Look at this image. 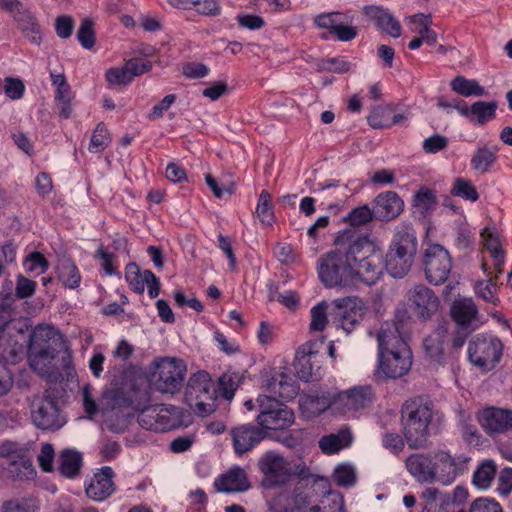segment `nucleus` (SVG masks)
Masks as SVG:
<instances>
[{"label":"nucleus","mask_w":512,"mask_h":512,"mask_svg":"<svg viewBox=\"0 0 512 512\" xmlns=\"http://www.w3.org/2000/svg\"><path fill=\"white\" fill-rule=\"evenodd\" d=\"M408 24L412 32L422 37L432 25V16L431 14L418 13L408 18Z\"/></svg>","instance_id":"obj_54"},{"label":"nucleus","mask_w":512,"mask_h":512,"mask_svg":"<svg viewBox=\"0 0 512 512\" xmlns=\"http://www.w3.org/2000/svg\"><path fill=\"white\" fill-rule=\"evenodd\" d=\"M82 465V456L74 450H64L60 455L59 471L67 477L73 478L79 474Z\"/></svg>","instance_id":"obj_39"},{"label":"nucleus","mask_w":512,"mask_h":512,"mask_svg":"<svg viewBox=\"0 0 512 512\" xmlns=\"http://www.w3.org/2000/svg\"><path fill=\"white\" fill-rule=\"evenodd\" d=\"M35 507L26 500H8L2 505V512H35Z\"/></svg>","instance_id":"obj_64"},{"label":"nucleus","mask_w":512,"mask_h":512,"mask_svg":"<svg viewBox=\"0 0 512 512\" xmlns=\"http://www.w3.org/2000/svg\"><path fill=\"white\" fill-rule=\"evenodd\" d=\"M379 370L388 378L406 374L412 364L410 349L396 323H384L377 333Z\"/></svg>","instance_id":"obj_2"},{"label":"nucleus","mask_w":512,"mask_h":512,"mask_svg":"<svg viewBox=\"0 0 512 512\" xmlns=\"http://www.w3.org/2000/svg\"><path fill=\"white\" fill-rule=\"evenodd\" d=\"M61 343V335L50 325H37L29 336L28 348H56Z\"/></svg>","instance_id":"obj_32"},{"label":"nucleus","mask_w":512,"mask_h":512,"mask_svg":"<svg viewBox=\"0 0 512 512\" xmlns=\"http://www.w3.org/2000/svg\"><path fill=\"white\" fill-rule=\"evenodd\" d=\"M320 346L321 343L308 341L297 349L293 366L299 379L307 382L320 377L322 358Z\"/></svg>","instance_id":"obj_12"},{"label":"nucleus","mask_w":512,"mask_h":512,"mask_svg":"<svg viewBox=\"0 0 512 512\" xmlns=\"http://www.w3.org/2000/svg\"><path fill=\"white\" fill-rule=\"evenodd\" d=\"M230 435L235 453L242 455L260 443L267 436V433L261 427L242 425L231 429Z\"/></svg>","instance_id":"obj_22"},{"label":"nucleus","mask_w":512,"mask_h":512,"mask_svg":"<svg viewBox=\"0 0 512 512\" xmlns=\"http://www.w3.org/2000/svg\"><path fill=\"white\" fill-rule=\"evenodd\" d=\"M498 148L496 146L483 145L478 147L471 157L472 168L480 173H488L497 161Z\"/></svg>","instance_id":"obj_35"},{"label":"nucleus","mask_w":512,"mask_h":512,"mask_svg":"<svg viewBox=\"0 0 512 512\" xmlns=\"http://www.w3.org/2000/svg\"><path fill=\"white\" fill-rule=\"evenodd\" d=\"M357 297L338 298L334 301L335 306L339 309H349L341 313L340 325L346 331L350 332L357 325L361 318V309H357Z\"/></svg>","instance_id":"obj_33"},{"label":"nucleus","mask_w":512,"mask_h":512,"mask_svg":"<svg viewBox=\"0 0 512 512\" xmlns=\"http://www.w3.org/2000/svg\"><path fill=\"white\" fill-rule=\"evenodd\" d=\"M18 23V27L22 31L25 38L33 44H39L42 40V33L36 18L25 8L22 3L15 10L10 12Z\"/></svg>","instance_id":"obj_26"},{"label":"nucleus","mask_w":512,"mask_h":512,"mask_svg":"<svg viewBox=\"0 0 512 512\" xmlns=\"http://www.w3.org/2000/svg\"><path fill=\"white\" fill-rule=\"evenodd\" d=\"M407 298L414 314L423 321L431 319L439 309L438 296L424 284L412 287L407 293Z\"/></svg>","instance_id":"obj_15"},{"label":"nucleus","mask_w":512,"mask_h":512,"mask_svg":"<svg viewBox=\"0 0 512 512\" xmlns=\"http://www.w3.org/2000/svg\"><path fill=\"white\" fill-rule=\"evenodd\" d=\"M436 460L434 468L436 471V479L443 484H450L456 477L455 460L444 451H438L434 454Z\"/></svg>","instance_id":"obj_36"},{"label":"nucleus","mask_w":512,"mask_h":512,"mask_svg":"<svg viewBox=\"0 0 512 512\" xmlns=\"http://www.w3.org/2000/svg\"><path fill=\"white\" fill-rule=\"evenodd\" d=\"M363 13L367 21L373 23L379 31L393 38L401 36V24L387 8L368 5L363 8Z\"/></svg>","instance_id":"obj_18"},{"label":"nucleus","mask_w":512,"mask_h":512,"mask_svg":"<svg viewBox=\"0 0 512 512\" xmlns=\"http://www.w3.org/2000/svg\"><path fill=\"white\" fill-rule=\"evenodd\" d=\"M481 424L489 435L512 431V410L497 407L485 408L481 413Z\"/></svg>","instance_id":"obj_20"},{"label":"nucleus","mask_w":512,"mask_h":512,"mask_svg":"<svg viewBox=\"0 0 512 512\" xmlns=\"http://www.w3.org/2000/svg\"><path fill=\"white\" fill-rule=\"evenodd\" d=\"M352 434L349 428H341L337 433L323 436L319 440V447L324 454L331 455L348 447L352 442Z\"/></svg>","instance_id":"obj_34"},{"label":"nucleus","mask_w":512,"mask_h":512,"mask_svg":"<svg viewBox=\"0 0 512 512\" xmlns=\"http://www.w3.org/2000/svg\"><path fill=\"white\" fill-rule=\"evenodd\" d=\"M401 414L403 433L409 447H424L433 415L430 405L422 399H413L403 405Z\"/></svg>","instance_id":"obj_4"},{"label":"nucleus","mask_w":512,"mask_h":512,"mask_svg":"<svg viewBox=\"0 0 512 512\" xmlns=\"http://www.w3.org/2000/svg\"><path fill=\"white\" fill-rule=\"evenodd\" d=\"M125 279L132 291L142 294L145 285L148 287V293L151 298H156L160 293L159 279L151 270L141 271L139 266L134 263H128L125 267Z\"/></svg>","instance_id":"obj_17"},{"label":"nucleus","mask_w":512,"mask_h":512,"mask_svg":"<svg viewBox=\"0 0 512 512\" xmlns=\"http://www.w3.org/2000/svg\"><path fill=\"white\" fill-rule=\"evenodd\" d=\"M109 143V132L104 123L101 122L96 126V129L92 134L89 150L93 153L101 152Z\"/></svg>","instance_id":"obj_52"},{"label":"nucleus","mask_w":512,"mask_h":512,"mask_svg":"<svg viewBox=\"0 0 512 512\" xmlns=\"http://www.w3.org/2000/svg\"><path fill=\"white\" fill-rule=\"evenodd\" d=\"M353 248L354 232L345 230L336 238L334 248L318 258L317 273L325 287H347L353 284Z\"/></svg>","instance_id":"obj_1"},{"label":"nucleus","mask_w":512,"mask_h":512,"mask_svg":"<svg viewBox=\"0 0 512 512\" xmlns=\"http://www.w3.org/2000/svg\"><path fill=\"white\" fill-rule=\"evenodd\" d=\"M497 107L495 101H476L470 107L466 105L461 108V116L478 125H484L496 117Z\"/></svg>","instance_id":"obj_29"},{"label":"nucleus","mask_w":512,"mask_h":512,"mask_svg":"<svg viewBox=\"0 0 512 512\" xmlns=\"http://www.w3.org/2000/svg\"><path fill=\"white\" fill-rule=\"evenodd\" d=\"M256 404L258 425L265 430H282L292 425L294 413L274 396L260 395Z\"/></svg>","instance_id":"obj_8"},{"label":"nucleus","mask_w":512,"mask_h":512,"mask_svg":"<svg viewBox=\"0 0 512 512\" xmlns=\"http://www.w3.org/2000/svg\"><path fill=\"white\" fill-rule=\"evenodd\" d=\"M501 355L502 344L497 338H486L479 335L470 341L468 346L470 361L484 370L493 369Z\"/></svg>","instance_id":"obj_13"},{"label":"nucleus","mask_w":512,"mask_h":512,"mask_svg":"<svg viewBox=\"0 0 512 512\" xmlns=\"http://www.w3.org/2000/svg\"><path fill=\"white\" fill-rule=\"evenodd\" d=\"M56 355V348H28L29 366L40 376H49L52 371V361Z\"/></svg>","instance_id":"obj_31"},{"label":"nucleus","mask_w":512,"mask_h":512,"mask_svg":"<svg viewBox=\"0 0 512 512\" xmlns=\"http://www.w3.org/2000/svg\"><path fill=\"white\" fill-rule=\"evenodd\" d=\"M326 500L320 506V512H343L344 498L343 495L337 491L328 490L326 492Z\"/></svg>","instance_id":"obj_55"},{"label":"nucleus","mask_w":512,"mask_h":512,"mask_svg":"<svg viewBox=\"0 0 512 512\" xmlns=\"http://www.w3.org/2000/svg\"><path fill=\"white\" fill-rule=\"evenodd\" d=\"M256 215L265 226H271L275 220L273 206L271 203V194L267 190L260 193L256 207Z\"/></svg>","instance_id":"obj_43"},{"label":"nucleus","mask_w":512,"mask_h":512,"mask_svg":"<svg viewBox=\"0 0 512 512\" xmlns=\"http://www.w3.org/2000/svg\"><path fill=\"white\" fill-rule=\"evenodd\" d=\"M468 512H503V509L495 501L478 498L471 503Z\"/></svg>","instance_id":"obj_62"},{"label":"nucleus","mask_w":512,"mask_h":512,"mask_svg":"<svg viewBox=\"0 0 512 512\" xmlns=\"http://www.w3.org/2000/svg\"><path fill=\"white\" fill-rule=\"evenodd\" d=\"M371 386H355L331 396V405L342 412L357 411L366 408L373 401Z\"/></svg>","instance_id":"obj_16"},{"label":"nucleus","mask_w":512,"mask_h":512,"mask_svg":"<svg viewBox=\"0 0 512 512\" xmlns=\"http://www.w3.org/2000/svg\"><path fill=\"white\" fill-rule=\"evenodd\" d=\"M451 194L475 202L479 198V194L470 180L464 178H456L451 189Z\"/></svg>","instance_id":"obj_47"},{"label":"nucleus","mask_w":512,"mask_h":512,"mask_svg":"<svg viewBox=\"0 0 512 512\" xmlns=\"http://www.w3.org/2000/svg\"><path fill=\"white\" fill-rule=\"evenodd\" d=\"M126 70H128L129 74L131 75V79L133 80L134 77L142 75L152 68V63L147 60L132 58L129 59L126 63Z\"/></svg>","instance_id":"obj_61"},{"label":"nucleus","mask_w":512,"mask_h":512,"mask_svg":"<svg viewBox=\"0 0 512 512\" xmlns=\"http://www.w3.org/2000/svg\"><path fill=\"white\" fill-rule=\"evenodd\" d=\"M298 390L299 387L293 377L284 372L275 373L266 385V391L271 393V396L279 397L283 400L295 398Z\"/></svg>","instance_id":"obj_27"},{"label":"nucleus","mask_w":512,"mask_h":512,"mask_svg":"<svg viewBox=\"0 0 512 512\" xmlns=\"http://www.w3.org/2000/svg\"><path fill=\"white\" fill-rule=\"evenodd\" d=\"M327 308L328 305L325 302H321L311 309V331L321 332L325 329L328 323Z\"/></svg>","instance_id":"obj_53"},{"label":"nucleus","mask_w":512,"mask_h":512,"mask_svg":"<svg viewBox=\"0 0 512 512\" xmlns=\"http://www.w3.org/2000/svg\"><path fill=\"white\" fill-rule=\"evenodd\" d=\"M74 20L69 15L58 16L55 20V30L58 37L66 39L72 35Z\"/></svg>","instance_id":"obj_58"},{"label":"nucleus","mask_w":512,"mask_h":512,"mask_svg":"<svg viewBox=\"0 0 512 512\" xmlns=\"http://www.w3.org/2000/svg\"><path fill=\"white\" fill-rule=\"evenodd\" d=\"M448 145V139L441 134H434L427 138L423 142V150L426 153L434 154L443 149Z\"/></svg>","instance_id":"obj_60"},{"label":"nucleus","mask_w":512,"mask_h":512,"mask_svg":"<svg viewBox=\"0 0 512 512\" xmlns=\"http://www.w3.org/2000/svg\"><path fill=\"white\" fill-rule=\"evenodd\" d=\"M320 70L343 74L350 70V63L342 58H329L322 62Z\"/></svg>","instance_id":"obj_59"},{"label":"nucleus","mask_w":512,"mask_h":512,"mask_svg":"<svg viewBox=\"0 0 512 512\" xmlns=\"http://www.w3.org/2000/svg\"><path fill=\"white\" fill-rule=\"evenodd\" d=\"M115 473L111 467L99 469L91 478L85 488L86 495L93 501H104L115 491L113 477Z\"/></svg>","instance_id":"obj_19"},{"label":"nucleus","mask_w":512,"mask_h":512,"mask_svg":"<svg viewBox=\"0 0 512 512\" xmlns=\"http://www.w3.org/2000/svg\"><path fill=\"white\" fill-rule=\"evenodd\" d=\"M334 482L341 487H352L357 481L356 468L350 463H341L333 471Z\"/></svg>","instance_id":"obj_41"},{"label":"nucleus","mask_w":512,"mask_h":512,"mask_svg":"<svg viewBox=\"0 0 512 512\" xmlns=\"http://www.w3.org/2000/svg\"><path fill=\"white\" fill-rule=\"evenodd\" d=\"M422 264L426 280L436 286L448 280L453 266L449 251L440 244H431L424 250Z\"/></svg>","instance_id":"obj_9"},{"label":"nucleus","mask_w":512,"mask_h":512,"mask_svg":"<svg viewBox=\"0 0 512 512\" xmlns=\"http://www.w3.org/2000/svg\"><path fill=\"white\" fill-rule=\"evenodd\" d=\"M186 365L180 359L161 358L151 365V381L162 393H175L182 387Z\"/></svg>","instance_id":"obj_6"},{"label":"nucleus","mask_w":512,"mask_h":512,"mask_svg":"<svg viewBox=\"0 0 512 512\" xmlns=\"http://www.w3.org/2000/svg\"><path fill=\"white\" fill-rule=\"evenodd\" d=\"M496 474V466L493 461L486 460L475 471L473 483L479 488H487Z\"/></svg>","instance_id":"obj_46"},{"label":"nucleus","mask_w":512,"mask_h":512,"mask_svg":"<svg viewBox=\"0 0 512 512\" xmlns=\"http://www.w3.org/2000/svg\"><path fill=\"white\" fill-rule=\"evenodd\" d=\"M481 237L484 240L485 247L491 253V256L493 257L496 266L503 265L505 257L499 237L493 234L491 231H489L488 228H485L482 231Z\"/></svg>","instance_id":"obj_45"},{"label":"nucleus","mask_w":512,"mask_h":512,"mask_svg":"<svg viewBox=\"0 0 512 512\" xmlns=\"http://www.w3.org/2000/svg\"><path fill=\"white\" fill-rule=\"evenodd\" d=\"M405 463L407 470L419 481L428 482L436 479V471L428 455L413 454Z\"/></svg>","instance_id":"obj_30"},{"label":"nucleus","mask_w":512,"mask_h":512,"mask_svg":"<svg viewBox=\"0 0 512 512\" xmlns=\"http://www.w3.org/2000/svg\"><path fill=\"white\" fill-rule=\"evenodd\" d=\"M77 39L85 49H92L94 47L96 39L94 22L91 19L85 18L82 20L77 31Z\"/></svg>","instance_id":"obj_51"},{"label":"nucleus","mask_w":512,"mask_h":512,"mask_svg":"<svg viewBox=\"0 0 512 512\" xmlns=\"http://www.w3.org/2000/svg\"><path fill=\"white\" fill-rule=\"evenodd\" d=\"M137 421L144 429L164 432L177 427L179 413L174 406L152 405L139 412Z\"/></svg>","instance_id":"obj_11"},{"label":"nucleus","mask_w":512,"mask_h":512,"mask_svg":"<svg viewBox=\"0 0 512 512\" xmlns=\"http://www.w3.org/2000/svg\"><path fill=\"white\" fill-rule=\"evenodd\" d=\"M417 252V238L408 227L397 231L386 254L385 268L394 278L404 277L411 269Z\"/></svg>","instance_id":"obj_5"},{"label":"nucleus","mask_w":512,"mask_h":512,"mask_svg":"<svg viewBox=\"0 0 512 512\" xmlns=\"http://www.w3.org/2000/svg\"><path fill=\"white\" fill-rule=\"evenodd\" d=\"M375 219L373 208L362 205L354 208L345 218V222L351 226H362Z\"/></svg>","instance_id":"obj_49"},{"label":"nucleus","mask_w":512,"mask_h":512,"mask_svg":"<svg viewBox=\"0 0 512 512\" xmlns=\"http://www.w3.org/2000/svg\"><path fill=\"white\" fill-rule=\"evenodd\" d=\"M496 279L478 280L474 284L475 294L482 298L484 301L489 302L493 305H498L500 300L497 296V284Z\"/></svg>","instance_id":"obj_42"},{"label":"nucleus","mask_w":512,"mask_h":512,"mask_svg":"<svg viewBox=\"0 0 512 512\" xmlns=\"http://www.w3.org/2000/svg\"><path fill=\"white\" fill-rule=\"evenodd\" d=\"M36 283L22 275L18 276L15 294L18 298L24 299L31 297L35 292Z\"/></svg>","instance_id":"obj_63"},{"label":"nucleus","mask_w":512,"mask_h":512,"mask_svg":"<svg viewBox=\"0 0 512 512\" xmlns=\"http://www.w3.org/2000/svg\"><path fill=\"white\" fill-rule=\"evenodd\" d=\"M393 111L389 105L374 107L367 117L368 124L374 129L391 127L388 116Z\"/></svg>","instance_id":"obj_50"},{"label":"nucleus","mask_w":512,"mask_h":512,"mask_svg":"<svg viewBox=\"0 0 512 512\" xmlns=\"http://www.w3.org/2000/svg\"><path fill=\"white\" fill-rule=\"evenodd\" d=\"M263 474L262 486L273 488L285 485L292 476V469L285 458L273 451L265 453L258 461Z\"/></svg>","instance_id":"obj_10"},{"label":"nucleus","mask_w":512,"mask_h":512,"mask_svg":"<svg viewBox=\"0 0 512 512\" xmlns=\"http://www.w3.org/2000/svg\"><path fill=\"white\" fill-rule=\"evenodd\" d=\"M413 205L423 215L434 210L437 205L435 192L427 187H422L414 196Z\"/></svg>","instance_id":"obj_44"},{"label":"nucleus","mask_w":512,"mask_h":512,"mask_svg":"<svg viewBox=\"0 0 512 512\" xmlns=\"http://www.w3.org/2000/svg\"><path fill=\"white\" fill-rule=\"evenodd\" d=\"M105 78L109 86L127 85L132 81L131 75L126 70V65L121 68L108 69Z\"/></svg>","instance_id":"obj_56"},{"label":"nucleus","mask_w":512,"mask_h":512,"mask_svg":"<svg viewBox=\"0 0 512 512\" xmlns=\"http://www.w3.org/2000/svg\"><path fill=\"white\" fill-rule=\"evenodd\" d=\"M452 319L458 327L469 328L478 318V307L472 298L458 297L456 298L450 309Z\"/></svg>","instance_id":"obj_25"},{"label":"nucleus","mask_w":512,"mask_h":512,"mask_svg":"<svg viewBox=\"0 0 512 512\" xmlns=\"http://www.w3.org/2000/svg\"><path fill=\"white\" fill-rule=\"evenodd\" d=\"M448 338V329L444 324L424 338L423 347L425 354L434 362L441 363L444 359V346Z\"/></svg>","instance_id":"obj_28"},{"label":"nucleus","mask_w":512,"mask_h":512,"mask_svg":"<svg viewBox=\"0 0 512 512\" xmlns=\"http://www.w3.org/2000/svg\"><path fill=\"white\" fill-rule=\"evenodd\" d=\"M4 93L12 100L20 99L25 91L22 80L13 77H7L4 80Z\"/></svg>","instance_id":"obj_57"},{"label":"nucleus","mask_w":512,"mask_h":512,"mask_svg":"<svg viewBox=\"0 0 512 512\" xmlns=\"http://www.w3.org/2000/svg\"><path fill=\"white\" fill-rule=\"evenodd\" d=\"M215 392L209 374L201 371L190 377L185 397L199 415L207 416L215 411Z\"/></svg>","instance_id":"obj_7"},{"label":"nucleus","mask_w":512,"mask_h":512,"mask_svg":"<svg viewBox=\"0 0 512 512\" xmlns=\"http://www.w3.org/2000/svg\"><path fill=\"white\" fill-rule=\"evenodd\" d=\"M311 499L309 494L296 489L290 497L288 494H280L271 503L273 512H292L297 509L301 512H320L319 505H310Z\"/></svg>","instance_id":"obj_21"},{"label":"nucleus","mask_w":512,"mask_h":512,"mask_svg":"<svg viewBox=\"0 0 512 512\" xmlns=\"http://www.w3.org/2000/svg\"><path fill=\"white\" fill-rule=\"evenodd\" d=\"M73 93L71 91V87H66L65 89L56 90L55 93V105L58 109L59 116L68 119L72 114V100Z\"/></svg>","instance_id":"obj_48"},{"label":"nucleus","mask_w":512,"mask_h":512,"mask_svg":"<svg viewBox=\"0 0 512 512\" xmlns=\"http://www.w3.org/2000/svg\"><path fill=\"white\" fill-rule=\"evenodd\" d=\"M6 470L9 476L16 480L33 479L36 474L31 459L25 454L8 461Z\"/></svg>","instance_id":"obj_37"},{"label":"nucleus","mask_w":512,"mask_h":512,"mask_svg":"<svg viewBox=\"0 0 512 512\" xmlns=\"http://www.w3.org/2000/svg\"><path fill=\"white\" fill-rule=\"evenodd\" d=\"M353 281L358 278L367 285L375 284L383 274V251L380 245L368 236L354 234Z\"/></svg>","instance_id":"obj_3"},{"label":"nucleus","mask_w":512,"mask_h":512,"mask_svg":"<svg viewBox=\"0 0 512 512\" xmlns=\"http://www.w3.org/2000/svg\"><path fill=\"white\" fill-rule=\"evenodd\" d=\"M58 279L65 287L70 289L77 288L81 281V276L76 265L69 259H63L59 262Z\"/></svg>","instance_id":"obj_40"},{"label":"nucleus","mask_w":512,"mask_h":512,"mask_svg":"<svg viewBox=\"0 0 512 512\" xmlns=\"http://www.w3.org/2000/svg\"><path fill=\"white\" fill-rule=\"evenodd\" d=\"M214 486L219 492L236 493L248 490L250 482L243 468L233 467L217 477Z\"/></svg>","instance_id":"obj_24"},{"label":"nucleus","mask_w":512,"mask_h":512,"mask_svg":"<svg viewBox=\"0 0 512 512\" xmlns=\"http://www.w3.org/2000/svg\"><path fill=\"white\" fill-rule=\"evenodd\" d=\"M452 91L463 97H481L486 91L475 79H467L464 76H456L450 82Z\"/></svg>","instance_id":"obj_38"},{"label":"nucleus","mask_w":512,"mask_h":512,"mask_svg":"<svg viewBox=\"0 0 512 512\" xmlns=\"http://www.w3.org/2000/svg\"><path fill=\"white\" fill-rule=\"evenodd\" d=\"M31 418L42 430L59 429L65 423L57 402L51 397L37 398L33 401Z\"/></svg>","instance_id":"obj_14"},{"label":"nucleus","mask_w":512,"mask_h":512,"mask_svg":"<svg viewBox=\"0 0 512 512\" xmlns=\"http://www.w3.org/2000/svg\"><path fill=\"white\" fill-rule=\"evenodd\" d=\"M375 220L390 221L397 218L404 209V202L394 191L380 193L373 201Z\"/></svg>","instance_id":"obj_23"}]
</instances>
